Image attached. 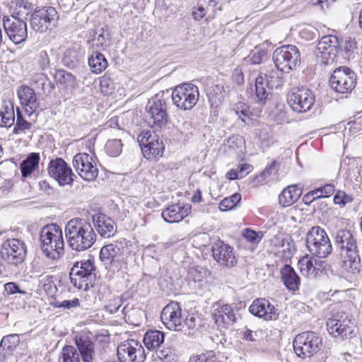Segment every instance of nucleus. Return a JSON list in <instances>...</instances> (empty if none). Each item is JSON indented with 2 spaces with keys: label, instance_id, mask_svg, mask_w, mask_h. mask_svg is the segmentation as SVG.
Returning a JSON list of instances; mask_svg holds the SVG:
<instances>
[{
  "label": "nucleus",
  "instance_id": "62",
  "mask_svg": "<svg viewBox=\"0 0 362 362\" xmlns=\"http://www.w3.org/2000/svg\"><path fill=\"white\" fill-rule=\"evenodd\" d=\"M5 291L8 295L15 293L25 294L26 292L21 290L20 287L14 282H8L4 285Z\"/></svg>",
  "mask_w": 362,
  "mask_h": 362
},
{
  "label": "nucleus",
  "instance_id": "20",
  "mask_svg": "<svg viewBox=\"0 0 362 362\" xmlns=\"http://www.w3.org/2000/svg\"><path fill=\"white\" fill-rule=\"evenodd\" d=\"M160 318L168 329L181 331L184 328L182 308L177 302L172 301L165 306L161 312Z\"/></svg>",
  "mask_w": 362,
  "mask_h": 362
},
{
  "label": "nucleus",
  "instance_id": "1",
  "mask_svg": "<svg viewBox=\"0 0 362 362\" xmlns=\"http://www.w3.org/2000/svg\"><path fill=\"white\" fill-rule=\"evenodd\" d=\"M64 233L69 247L77 252L90 248L97 238L90 223L80 218L69 220L66 224Z\"/></svg>",
  "mask_w": 362,
  "mask_h": 362
},
{
  "label": "nucleus",
  "instance_id": "57",
  "mask_svg": "<svg viewBox=\"0 0 362 362\" xmlns=\"http://www.w3.org/2000/svg\"><path fill=\"white\" fill-rule=\"evenodd\" d=\"M123 303L122 299L116 297L110 299L108 303L105 306V310L111 314L116 313Z\"/></svg>",
  "mask_w": 362,
  "mask_h": 362
},
{
  "label": "nucleus",
  "instance_id": "34",
  "mask_svg": "<svg viewBox=\"0 0 362 362\" xmlns=\"http://www.w3.org/2000/svg\"><path fill=\"white\" fill-rule=\"evenodd\" d=\"M165 340V334L159 330H148L144 334L143 342L147 349L154 351L161 347Z\"/></svg>",
  "mask_w": 362,
  "mask_h": 362
},
{
  "label": "nucleus",
  "instance_id": "10",
  "mask_svg": "<svg viewBox=\"0 0 362 362\" xmlns=\"http://www.w3.org/2000/svg\"><path fill=\"white\" fill-rule=\"evenodd\" d=\"M100 259L106 267H109L113 272H119L126 268L127 265L125 250L114 244H109L101 248Z\"/></svg>",
  "mask_w": 362,
  "mask_h": 362
},
{
  "label": "nucleus",
  "instance_id": "25",
  "mask_svg": "<svg viewBox=\"0 0 362 362\" xmlns=\"http://www.w3.org/2000/svg\"><path fill=\"white\" fill-rule=\"evenodd\" d=\"M75 344L81 356V362H97L94 343L87 334H77Z\"/></svg>",
  "mask_w": 362,
  "mask_h": 362
},
{
  "label": "nucleus",
  "instance_id": "21",
  "mask_svg": "<svg viewBox=\"0 0 362 362\" xmlns=\"http://www.w3.org/2000/svg\"><path fill=\"white\" fill-rule=\"evenodd\" d=\"M354 322L347 315L337 316L327 322L329 333L334 338L341 339L351 337L354 331Z\"/></svg>",
  "mask_w": 362,
  "mask_h": 362
},
{
  "label": "nucleus",
  "instance_id": "31",
  "mask_svg": "<svg viewBox=\"0 0 362 362\" xmlns=\"http://www.w3.org/2000/svg\"><path fill=\"white\" fill-rule=\"evenodd\" d=\"M190 211V207L173 204L162 212V217L165 222L173 223H177L186 217Z\"/></svg>",
  "mask_w": 362,
  "mask_h": 362
},
{
  "label": "nucleus",
  "instance_id": "41",
  "mask_svg": "<svg viewBox=\"0 0 362 362\" xmlns=\"http://www.w3.org/2000/svg\"><path fill=\"white\" fill-rule=\"evenodd\" d=\"M12 14L10 17L17 16L22 18L28 16L33 9V5L27 0H13L11 1Z\"/></svg>",
  "mask_w": 362,
  "mask_h": 362
},
{
  "label": "nucleus",
  "instance_id": "55",
  "mask_svg": "<svg viewBox=\"0 0 362 362\" xmlns=\"http://www.w3.org/2000/svg\"><path fill=\"white\" fill-rule=\"evenodd\" d=\"M36 59L40 69L45 71L50 67L49 57L46 51L40 52Z\"/></svg>",
  "mask_w": 362,
  "mask_h": 362
},
{
  "label": "nucleus",
  "instance_id": "54",
  "mask_svg": "<svg viewBox=\"0 0 362 362\" xmlns=\"http://www.w3.org/2000/svg\"><path fill=\"white\" fill-rule=\"evenodd\" d=\"M243 235L247 241L255 244L259 243L262 238L261 232H256L250 228L244 229Z\"/></svg>",
  "mask_w": 362,
  "mask_h": 362
},
{
  "label": "nucleus",
  "instance_id": "50",
  "mask_svg": "<svg viewBox=\"0 0 362 362\" xmlns=\"http://www.w3.org/2000/svg\"><path fill=\"white\" fill-rule=\"evenodd\" d=\"M105 148L106 153L109 156L117 157L122 152V144L120 139H112L106 143Z\"/></svg>",
  "mask_w": 362,
  "mask_h": 362
},
{
  "label": "nucleus",
  "instance_id": "23",
  "mask_svg": "<svg viewBox=\"0 0 362 362\" xmlns=\"http://www.w3.org/2000/svg\"><path fill=\"white\" fill-rule=\"evenodd\" d=\"M216 325L220 328H228L237 321L236 313L232 305L218 304L213 313Z\"/></svg>",
  "mask_w": 362,
  "mask_h": 362
},
{
  "label": "nucleus",
  "instance_id": "59",
  "mask_svg": "<svg viewBox=\"0 0 362 362\" xmlns=\"http://www.w3.org/2000/svg\"><path fill=\"white\" fill-rule=\"evenodd\" d=\"M328 267L329 265L325 260H322V258L314 256L315 277L325 272Z\"/></svg>",
  "mask_w": 362,
  "mask_h": 362
},
{
  "label": "nucleus",
  "instance_id": "12",
  "mask_svg": "<svg viewBox=\"0 0 362 362\" xmlns=\"http://www.w3.org/2000/svg\"><path fill=\"white\" fill-rule=\"evenodd\" d=\"M58 19V13L54 7H42L32 13L30 24L35 31L42 33L54 26Z\"/></svg>",
  "mask_w": 362,
  "mask_h": 362
},
{
  "label": "nucleus",
  "instance_id": "36",
  "mask_svg": "<svg viewBox=\"0 0 362 362\" xmlns=\"http://www.w3.org/2000/svg\"><path fill=\"white\" fill-rule=\"evenodd\" d=\"M225 95V88L221 84L212 86L207 90V97L214 114L216 112V108L223 101Z\"/></svg>",
  "mask_w": 362,
  "mask_h": 362
},
{
  "label": "nucleus",
  "instance_id": "56",
  "mask_svg": "<svg viewBox=\"0 0 362 362\" xmlns=\"http://www.w3.org/2000/svg\"><path fill=\"white\" fill-rule=\"evenodd\" d=\"M286 242H288V239L282 234H277L269 240L272 251L284 247Z\"/></svg>",
  "mask_w": 362,
  "mask_h": 362
},
{
  "label": "nucleus",
  "instance_id": "60",
  "mask_svg": "<svg viewBox=\"0 0 362 362\" xmlns=\"http://www.w3.org/2000/svg\"><path fill=\"white\" fill-rule=\"evenodd\" d=\"M153 351H155L156 356L153 355V356L157 357L160 360H164L170 358L173 354V351L170 348L165 347L163 345H161V347L156 349V350H154Z\"/></svg>",
  "mask_w": 362,
  "mask_h": 362
},
{
  "label": "nucleus",
  "instance_id": "26",
  "mask_svg": "<svg viewBox=\"0 0 362 362\" xmlns=\"http://www.w3.org/2000/svg\"><path fill=\"white\" fill-rule=\"evenodd\" d=\"M18 97L21 104L23 106L29 107L25 108V112L31 116L40 106L34 90L28 86H21L17 91Z\"/></svg>",
  "mask_w": 362,
  "mask_h": 362
},
{
  "label": "nucleus",
  "instance_id": "3",
  "mask_svg": "<svg viewBox=\"0 0 362 362\" xmlns=\"http://www.w3.org/2000/svg\"><path fill=\"white\" fill-rule=\"evenodd\" d=\"M40 246L45 256L51 259H60L64 252L63 232L55 223L45 226L40 233Z\"/></svg>",
  "mask_w": 362,
  "mask_h": 362
},
{
  "label": "nucleus",
  "instance_id": "16",
  "mask_svg": "<svg viewBox=\"0 0 362 362\" xmlns=\"http://www.w3.org/2000/svg\"><path fill=\"white\" fill-rule=\"evenodd\" d=\"M73 166L79 176L86 181H93L98 175L97 164L93 156L86 153H77L73 159Z\"/></svg>",
  "mask_w": 362,
  "mask_h": 362
},
{
  "label": "nucleus",
  "instance_id": "61",
  "mask_svg": "<svg viewBox=\"0 0 362 362\" xmlns=\"http://www.w3.org/2000/svg\"><path fill=\"white\" fill-rule=\"evenodd\" d=\"M267 57V54L264 50H257L250 56V61L252 64H259L266 59Z\"/></svg>",
  "mask_w": 362,
  "mask_h": 362
},
{
  "label": "nucleus",
  "instance_id": "38",
  "mask_svg": "<svg viewBox=\"0 0 362 362\" xmlns=\"http://www.w3.org/2000/svg\"><path fill=\"white\" fill-rule=\"evenodd\" d=\"M40 156L38 153H31L21 163V175L23 177L30 176L38 168Z\"/></svg>",
  "mask_w": 362,
  "mask_h": 362
},
{
  "label": "nucleus",
  "instance_id": "40",
  "mask_svg": "<svg viewBox=\"0 0 362 362\" xmlns=\"http://www.w3.org/2000/svg\"><path fill=\"white\" fill-rule=\"evenodd\" d=\"M88 65L93 73L98 74L107 67L108 63L103 54L93 52L88 57Z\"/></svg>",
  "mask_w": 362,
  "mask_h": 362
},
{
  "label": "nucleus",
  "instance_id": "2",
  "mask_svg": "<svg viewBox=\"0 0 362 362\" xmlns=\"http://www.w3.org/2000/svg\"><path fill=\"white\" fill-rule=\"evenodd\" d=\"M334 241L343 258V268L351 274L358 273L362 265L356 235L349 230L341 229L336 233Z\"/></svg>",
  "mask_w": 362,
  "mask_h": 362
},
{
  "label": "nucleus",
  "instance_id": "64",
  "mask_svg": "<svg viewBox=\"0 0 362 362\" xmlns=\"http://www.w3.org/2000/svg\"><path fill=\"white\" fill-rule=\"evenodd\" d=\"M62 308L70 310L71 308H76L79 307L80 301L78 298H74L72 300H65L62 301Z\"/></svg>",
  "mask_w": 362,
  "mask_h": 362
},
{
  "label": "nucleus",
  "instance_id": "13",
  "mask_svg": "<svg viewBox=\"0 0 362 362\" xmlns=\"http://www.w3.org/2000/svg\"><path fill=\"white\" fill-rule=\"evenodd\" d=\"M287 102L294 112L304 113L313 106L315 95L307 88H293L287 95Z\"/></svg>",
  "mask_w": 362,
  "mask_h": 362
},
{
  "label": "nucleus",
  "instance_id": "49",
  "mask_svg": "<svg viewBox=\"0 0 362 362\" xmlns=\"http://www.w3.org/2000/svg\"><path fill=\"white\" fill-rule=\"evenodd\" d=\"M241 196L238 193H235L229 197L224 198L219 204L221 211H228L234 209L240 202Z\"/></svg>",
  "mask_w": 362,
  "mask_h": 362
},
{
  "label": "nucleus",
  "instance_id": "51",
  "mask_svg": "<svg viewBox=\"0 0 362 362\" xmlns=\"http://www.w3.org/2000/svg\"><path fill=\"white\" fill-rule=\"evenodd\" d=\"M207 270L201 267H192L188 272V277L194 282L202 281L206 276Z\"/></svg>",
  "mask_w": 362,
  "mask_h": 362
},
{
  "label": "nucleus",
  "instance_id": "63",
  "mask_svg": "<svg viewBox=\"0 0 362 362\" xmlns=\"http://www.w3.org/2000/svg\"><path fill=\"white\" fill-rule=\"evenodd\" d=\"M274 119L277 123L281 124L286 121H288V118L287 117L286 112L284 110V105L276 107V112L274 115Z\"/></svg>",
  "mask_w": 362,
  "mask_h": 362
},
{
  "label": "nucleus",
  "instance_id": "19",
  "mask_svg": "<svg viewBox=\"0 0 362 362\" xmlns=\"http://www.w3.org/2000/svg\"><path fill=\"white\" fill-rule=\"evenodd\" d=\"M0 249L9 264L18 265L24 261L26 256V245L18 239L6 240L1 244Z\"/></svg>",
  "mask_w": 362,
  "mask_h": 362
},
{
  "label": "nucleus",
  "instance_id": "6",
  "mask_svg": "<svg viewBox=\"0 0 362 362\" xmlns=\"http://www.w3.org/2000/svg\"><path fill=\"white\" fill-rule=\"evenodd\" d=\"M276 68L284 73L295 69L300 61V54L296 46L284 45L276 48L272 54Z\"/></svg>",
  "mask_w": 362,
  "mask_h": 362
},
{
  "label": "nucleus",
  "instance_id": "9",
  "mask_svg": "<svg viewBox=\"0 0 362 362\" xmlns=\"http://www.w3.org/2000/svg\"><path fill=\"white\" fill-rule=\"evenodd\" d=\"M95 267L92 260L88 259L75 263L69 273L70 280L74 287L87 291L95 278Z\"/></svg>",
  "mask_w": 362,
  "mask_h": 362
},
{
  "label": "nucleus",
  "instance_id": "24",
  "mask_svg": "<svg viewBox=\"0 0 362 362\" xmlns=\"http://www.w3.org/2000/svg\"><path fill=\"white\" fill-rule=\"evenodd\" d=\"M251 314L265 320H272L278 317L276 309L266 298L255 300L249 308Z\"/></svg>",
  "mask_w": 362,
  "mask_h": 362
},
{
  "label": "nucleus",
  "instance_id": "58",
  "mask_svg": "<svg viewBox=\"0 0 362 362\" xmlns=\"http://www.w3.org/2000/svg\"><path fill=\"white\" fill-rule=\"evenodd\" d=\"M356 42L354 40L349 39L345 41L344 46L341 52H344V57L350 59L354 58V49L356 48Z\"/></svg>",
  "mask_w": 362,
  "mask_h": 362
},
{
  "label": "nucleus",
  "instance_id": "47",
  "mask_svg": "<svg viewBox=\"0 0 362 362\" xmlns=\"http://www.w3.org/2000/svg\"><path fill=\"white\" fill-rule=\"evenodd\" d=\"M59 362H81L76 349L73 346H65L62 349Z\"/></svg>",
  "mask_w": 362,
  "mask_h": 362
},
{
  "label": "nucleus",
  "instance_id": "8",
  "mask_svg": "<svg viewBox=\"0 0 362 362\" xmlns=\"http://www.w3.org/2000/svg\"><path fill=\"white\" fill-rule=\"evenodd\" d=\"M199 93L198 88L186 83L177 86L172 91L173 103L182 110H190L197 104Z\"/></svg>",
  "mask_w": 362,
  "mask_h": 362
},
{
  "label": "nucleus",
  "instance_id": "53",
  "mask_svg": "<svg viewBox=\"0 0 362 362\" xmlns=\"http://www.w3.org/2000/svg\"><path fill=\"white\" fill-rule=\"evenodd\" d=\"M334 202L335 204L344 207L346 204L351 203L354 200L352 196L347 194L344 191H338L334 197Z\"/></svg>",
  "mask_w": 362,
  "mask_h": 362
},
{
  "label": "nucleus",
  "instance_id": "46",
  "mask_svg": "<svg viewBox=\"0 0 362 362\" xmlns=\"http://www.w3.org/2000/svg\"><path fill=\"white\" fill-rule=\"evenodd\" d=\"M33 124L28 122L24 119L19 108L16 111V125L13 129V133L15 134H25L27 131H30Z\"/></svg>",
  "mask_w": 362,
  "mask_h": 362
},
{
  "label": "nucleus",
  "instance_id": "22",
  "mask_svg": "<svg viewBox=\"0 0 362 362\" xmlns=\"http://www.w3.org/2000/svg\"><path fill=\"white\" fill-rule=\"evenodd\" d=\"M212 253L214 259L221 265L231 267L237 263L233 248L223 241L218 240L213 245Z\"/></svg>",
  "mask_w": 362,
  "mask_h": 362
},
{
  "label": "nucleus",
  "instance_id": "42",
  "mask_svg": "<svg viewBox=\"0 0 362 362\" xmlns=\"http://www.w3.org/2000/svg\"><path fill=\"white\" fill-rule=\"evenodd\" d=\"M255 88L257 99L259 102L264 103L269 95L267 88H270L267 83V77L263 76L262 74H259L255 79Z\"/></svg>",
  "mask_w": 362,
  "mask_h": 362
},
{
  "label": "nucleus",
  "instance_id": "37",
  "mask_svg": "<svg viewBox=\"0 0 362 362\" xmlns=\"http://www.w3.org/2000/svg\"><path fill=\"white\" fill-rule=\"evenodd\" d=\"M20 342L19 335L9 334L3 337L0 343V362L5 358L7 354L13 351Z\"/></svg>",
  "mask_w": 362,
  "mask_h": 362
},
{
  "label": "nucleus",
  "instance_id": "5",
  "mask_svg": "<svg viewBox=\"0 0 362 362\" xmlns=\"http://www.w3.org/2000/svg\"><path fill=\"white\" fill-rule=\"evenodd\" d=\"M296 354L301 358H310L322 347V339L315 332H303L296 336L293 341Z\"/></svg>",
  "mask_w": 362,
  "mask_h": 362
},
{
  "label": "nucleus",
  "instance_id": "28",
  "mask_svg": "<svg viewBox=\"0 0 362 362\" xmlns=\"http://www.w3.org/2000/svg\"><path fill=\"white\" fill-rule=\"evenodd\" d=\"M85 51L78 45L67 48L63 53L62 62L70 69L78 66L83 60Z\"/></svg>",
  "mask_w": 362,
  "mask_h": 362
},
{
  "label": "nucleus",
  "instance_id": "7",
  "mask_svg": "<svg viewBox=\"0 0 362 362\" xmlns=\"http://www.w3.org/2000/svg\"><path fill=\"white\" fill-rule=\"evenodd\" d=\"M331 88L341 94H348L355 88L357 83L356 73L349 67L341 66L335 69L330 78Z\"/></svg>",
  "mask_w": 362,
  "mask_h": 362
},
{
  "label": "nucleus",
  "instance_id": "27",
  "mask_svg": "<svg viewBox=\"0 0 362 362\" xmlns=\"http://www.w3.org/2000/svg\"><path fill=\"white\" fill-rule=\"evenodd\" d=\"M148 112L153 126L162 127L167 124L168 117L166 112V103L163 100H154L149 107Z\"/></svg>",
  "mask_w": 362,
  "mask_h": 362
},
{
  "label": "nucleus",
  "instance_id": "45",
  "mask_svg": "<svg viewBox=\"0 0 362 362\" xmlns=\"http://www.w3.org/2000/svg\"><path fill=\"white\" fill-rule=\"evenodd\" d=\"M244 142L243 136L232 135L224 143L225 147L227 148L226 151H228L229 153L239 154V153L243 151Z\"/></svg>",
  "mask_w": 362,
  "mask_h": 362
},
{
  "label": "nucleus",
  "instance_id": "15",
  "mask_svg": "<svg viewBox=\"0 0 362 362\" xmlns=\"http://www.w3.org/2000/svg\"><path fill=\"white\" fill-rule=\"evenodd\" d=\"M119 362H144L145 350L136 340L129 339L121 343L117 349Z\"/></svg>",
  "mask_w": 362,
  "mask_h": 362
},
{
  "label": "nucleus",
  "instance_id": "4",
  "mask_svg": "<svg viewBox=\"0 0 362 362\" xmlns=\"http://www.w3.org/2000/svg\"><path fill=\"white\" fill-rule=\"evenodd\" d=\"M305 242L310 255L325 258L332 251V246L326 231L320 226H314L308 230Z\"/></svg>",
  "mask_w": 362,
  "mask_h": 362
},
{
  "label": "nucleus",
  "instance_id": "11",
  "mask_svg": "<svg viewBox=\"0 0 362 362\" xmlns=\"http://www.w3.org/2000/svg\"><path fill=\"white\" fill-rule=\"evenodd\" d=\"M339 50V41L336 36H323L317 43L315 56L317 62L324 66L332 64Z\"/></svg>",
  "mask_w": 362,
  "mask_h": 362
},
{
  "label": "nucleus",
  "instance_id": "29",
  "mask_svg": "<svg viewBox=\"0 0 362 362\" xmlns=\"http://www.w3.org/2000/svg\"><path fill=\"white\" fill-rule=\"evenodd\" d=\"M281 279L286 288L291 292L299 290L300 279L293 268L289 264H285L280 271Z\"/></svg>",
  "mask_w": 362,
  "mask_h": 362
},
{
  "label": "nucleus",
  "instance_id": "48",
  "mask_svg": "<svg viewBox=\"0 0 362 362\" xmlns=\"http://www.w3.org/2000/svg\"><path fill=\"white\" fill-rule=\"evenodd\" d=\"M283 73L280 71L272 70L269 75H263L267 77V85L270 86V89L281 88L284 84Z\"/></svg>",
  "mask_w": 362,
  "mask_h": 362
},
{
  "label": "nucleus",
  "instance_id": "52",
  "mask_svg": "<svg viewBox=\"0 0 362 362\" xmlns=\"http://www.w3.org/2000/svg\"><path fill=\"white\" fill-rule=\"evenodd\" d=\"M54 279L53 276H47L43 280V290L49 296H54L57 292V287Z\"/></svg>",
  "mask_w": 362,
  "mask_h": 362
},
{
  "label": "nucleus",
  "instance_id": "33",
  "mask_svg": "<svg viewBox=\"0 0 362 362\" xmlns=\"http://www.w3.org/2000/svg\"><path fill=\"white\" fill-rule=\"evenodd\" d=\"M300 194L301 191L297 185H289L279 194V202L283 207L291 206L299 199Z\"/></svg>",
  "mask_w": 362,
  "mask_h": 362
},
{
  "label": "nucleus",
  "instance_id": "43",
  "mask_svg": "<svg viewBox=\"0 0 362 362\" xmlns=\"http://www.w3.org/2000/svg\"><path fill=\"white\" fill-rule=\"evenodd\" d=\"M298 267L303 276L315 277L314 256L305 255L298 261Z\"/></svg>",
  "mask_w": 362,
  "mask_h": 362
},
{
  "label": "nucleus",
  "instance_id": "39",
  "mask_svg": "<svg viewBox=\"0 0 362 362\" xmlns=\"http://www.w3.org/2000/svg\"><path fill=\"white\" fill-rule=\"evenodd\" d=\"M1 127H11L15 122V112L11 102H4L0 110Z\"/></svg>",
  "mask_w": 362,
  "mask_h": 362
},
{
  "label": "nucleus",
  "instance_id": "17",
  "mask_svg": "<svg viewBox=\"0 0 362 362\" xmlns=\"http://www.w3.org/2000/svg\"><path fill=\"white\" fill-rule=\"evenodd\" d=\"M47 171L49 175L57 180L61 186L72 185L74 177H76L71 168L61 158L51 160Z\"/></svg>",
  "mask_w": 362,
  "mask_h": 362
},
{
  "label": "nucleus",
  "instance_id": "44",
  "mask_svg": "<svg viewBox=\"0 0 362 362\" xmlns=\"http://www.w3.org/2000/svg\"><path fill=\"white\" fill-rule=\"evenodd\" d=\"M54 79L57 83L67 88H72L76 86L75 76L65 70L59 69L54 74Z\"/></svg>",
  "mask_w": 362,
  "mask_h": 362
},
{
  "label": "nucleus",
  "instance_id": "14",
  "mask_svg": "<svg viewBox=\"0 0 362 362\" xmlns=\"http://www.w3.org/2000/svg\"><path fill=\"white\" fill-rule=\"evenodd\" d=\"M143 155L148 160L156 159L163 155L164 146L158 136L150 131L141 132L137 138Z\"/></svg>",
  "mask_w": 362,
  "mask_h": 362
},
{
  "label": "nucleus",
  "instance_id": "35",
  "mask_svg": "<svg viewBox=\"0 0 362 362\" xmlns=\"http://www.w3.org/2000/svg\"><path fill=\"white\" fill-rule=\"evenodd\" d=\"M32 82L39 90L38 94L48 95L54 88V85L49 80L47 76L42 73L35 74L32 77Z\"/></svg>",
  "mask_w": 362,
  "mask_h": 362
},
{
  "label": "nucleus",
  "instance_id": "30",
  "mask_svg": "<svg viewBox=\"0 0 362 362\" xmlns=\"http://www.w3.org/2000/svg\"><path fill=\"white\" fill-rule=\"evenodd\" d=\"M92 46L105 49L110 45L111 32L109 27L106 25L100 28L98 30L93 31L90 33V39L88 40Z\"/></svg>",
  "mask_w": 362,
  "mask_h": 362
},
{
  "label": "nucleus",
  "instance_id": "32",
  "mask_svg": "<svg viewBox=\"0 0 362 362\" xmlns=\"http://www.w3.org/2000/svg\"><path fill=\"white\" fill-rule=\"evenodd\" d=\"M95 228L100 236L110 238L116 231L115 222L105 215H99L97 218Z\"/></svg>",
  "mask_w": 362,
  "mask_h": 362
},
{
  "label": "nucleus",
  "instance_id": "18",
  "mask_svg": "<svg viewBox=\"0 0 362 362\" xmlns=\"http://www.w3.org/2000/svg\"><path fill=\"white\" fill-rule=\"evenodd\" d=\"M3 25L8 38L15 44H20L28 37L27 24L22 18L4 16Z\"/></svg>",
  "mask_w": 362,
  "mask_h": 362
}]
</instances>
